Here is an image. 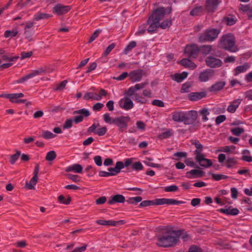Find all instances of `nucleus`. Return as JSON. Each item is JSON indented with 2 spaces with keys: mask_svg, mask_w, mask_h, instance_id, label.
I'll return each mask as SVG.
<instances>
[{
  "mask_svg": "<svg viewBox=\"0 0 252 252\" xmlns=\"http://www.w3.org/2000/svg\"><path fill=\"white\" fill-rule=\"evenodd\" d=\"M172 21L170 19H167L163 21L160 24H159V27L162 29H166L171 25Z\"/></svg>",
  "mask_w": 252,
  "mask_h": 252,
  "instance_id": "09e8293b",
  "label": "nucleus"
},
{
  "mask_svg": "<svg viewBox=\"0 0 252 252\" xmlns=\"http://www.w3.org/2000/svg\"><path fill=\"white\" fill-rule=\"evenodd\" d=\"M132 168L135 170L139 171L143 169V166L142 163L138 161L133 163L132 164Z\"/></svg>",
  "mask_w": 252,
  "mask_h": 252,
  "instance_id": "13d9d810",
  "label": "nucleus"
},
{
  "mask_svg": "<svg viewBox=\"0 0 252 252\" xmlns=\"http://www.w3.org/2000/svg\"><path fill=\"white\" fill-rule=\"evenodd\" d=\"M220 211L223 214L229 215H237L239 212L237 209L231 208V207L220 209Z\"/></svg>",
  "mask_w": 252,
  "mask_h": 252,
  "instance_id": "c756f323",
  "label": "nucleus"
},
{
  "mask_svg": "<svg viewBox=\"0 0 252 252\" xmlns=\"http://www.w3.org/2000/svg\"><path fill=\"white\" fill-rule=\"evenodd\" d=\"M237 163V161L234 158H229L225 161V166L227 168H231Z\"/></svg>",
  "mask_w": 252,
  "mask_h": 252,
  "instance_id": "e433bc0d",
  "label": "nucleus"
},
{
  "mask_svg": "<svg viewBox=\"0 0 252 252\" xmlns=\"http://www.w3.org/2000/svg\"><path fill=\"white\" fill-rule=\"evenodd\" d=\"M181 63L186 67H189L191 69H194L196 65L190 60L188 59H183L181 61Z\"/></svg>",
  "mask_w": 252,
  "mask_h": 252,
  "instance_id": "2f4dec72",
  "label": "nucleus"
},
{
  "mask_svg": "<svg viewBox=\"0 0 252 252\" xmlns=\"http://www.w3.org/2000/svg\"><path fill=\"white\" fill-rule=\"evenodd\" d=\"M241 154V159L242 160L248 162L252 161V156H251V152L249 150L245 149L242 150Z\"/></svg>",
  "mask_w": 252,
  "mask_h": 252,
  "instance_id": "c85d7f7f",
  "label": "nucleus"
},
{
  "mask_svg": "<svg viewBox=\"0 0 252 252\" xmlns=\"http://www.w3.org/2000/svg\"><path fill=\"white\" fill-rule=\"evenodd\" d=\"M145 24H147V26H149L147 31L150 33L155 32L159 27V22L153 18L151 16H150Z\"/></svg>",
  "mask_w": 252,
  "mask_h": 252,
  "instance_id": "9b49d317",
  "label": "nucleus"
},
{
  "mask_svg": "<svg viewBox=\"0 0 252 252\" xmlns=\"http://www.w3.org/2000/svg\"><path fill=\"white\" fill-rule=\"evenodd\" d=\"M96 93L92 92H87L85 94L84 96V98L86 100L92 99L98 101L99 98L96 97Z\"/></svg>",
  "mask_w": 252,
  "mask_h": 252,
  "instance_id": "c9c22d12",
  "label": "nucleus"
},
{
  "mask_svg": "<svg viewBox=\"0 0 252 252\" xmlns=\"http://www.w3.org/2000/svg\"><path fill=\"white\" fill-rule=\"evenodd\" d=\"M144 74L143 70L137 69L131 71L129 73V77L132 83L139 82L141 80Z\"/></svg>",
  "mask_w": 252,
  "mask_h": 252,
  "instance_id": "ddd939ff",
  "label": "nucleus"
},
{
  "mask_svg": "<svg viewBox=\"0 0 252 252\" xmlns=\"http://www.w3.org/2000/svg\"><path fill=\"white\" fill-rule=\"evenodd\" d=\"M154 205H180L185 202L182 201H178L172 198H158L154 200Z\"/></svg>",
  "mask_w": 252,
  "mask_h": 252,
  "instance_id": "6e6552de",
  "label": "nucleus"
},
{
  "mask_svg": "<svg viewBox=\"0 0 252 252\" xmlns=\"http://www.w3.org/2000/svg\"><path fill=\"white\" fill-rule=\"evenodd\" d=\"M226 21L227 25L232 26L236 23V19L234 16L229 15L226 18Z\"/></svg>",
  "mask_w": 252,
  "mask_h": 252,
  "instance_id": "6e6d98bb",
  "label": "nucleus"
},
{
  "mask_svg": "<svg viewBox=\"0 0 252 252\" xmlns=\"http://www.w3.org/2000/svg\"><path fill=\"white\" fill-rule=\"evenodd\" d=\"M52 16V15L51 14L38 12L35 14H34L33 17V20L34 21H37L40 20L49 18Z\"/></svg>",
  "mask_w": 252,
  "mask_h": 252,
  "instance_id": "7c9ffc66",
  "label": "nucleus"
},
{
  "mask_svg": "<svg viewBox=\"0 0 252 252\" xmlns=\"http://www.w3.org/2000/svg\"><path fill=\"white\" fill-rule=\"evenodd\" d=\"M195 159L201 166L207 168L212 165V162L210 159L205 158L203 154L200 155L197 152V156H195Z\"/></svg>",
  "mask_w": 252,
  "mask_h": 252,
  "instance_id": "9d476101",
  "label": "nucleus"
},
{
  "mask_svg": "<svg viewBox=\"0 0 252 252\" xmlns=\"http://www.w3.org/2000/svg\"><path fill=\"white\" fill-rule=\"evenodd\" d=\"M170 12V8H165L163 7H160L155 9L150 16L158 22H159L164 18L165 14H169Z\"/></svg>",
  "mask_w": 252,
  "mask_h": 252,
  "instance_id": "20e7f679",
  "label": "nucleus"
},
{
  "mask_svg": "<svg viewBox=\"0 0 252 252\" xmlns=\"http://www.w3.org/2000/svg\"><path fill=\"white\" fill-rule=\"evenodd\" d=\"M142 200V198L141 197L136 196L128 198L127 202L131 204H136L137 203L141 202Z\"/></svg>",
  "mask_w": 252,
  "mask_h": 252,
  "instance_id": "49530a36",
  "label": "nucleus"
},
{
  "mask_svg": "<svg viewBox=\"0 0 252 252\" xmlns=\"http://www.w3.org/2000/svg\"><path fill=\"white\" fill-rule=\"evenodd\" d=\"M187 116L188 117L189 119H191L192 121H194L197 118V112L195 111H190Z\"/></svg>",
  "mask_w": 252,
  "mask_h": 252,
  "instance_id": "338daca9",
  "label": "nucleus"
},
{
  "mask_svg": "<svg viewBox=\"0 0 252 252\" xmlns=\"http://www.w3.org/2000/svg\"><path fill=\"white\" fill-rule=\"evenodd\" d=\"M83 170V167L79 164H74L69 166L65 169L66 172H74L76 173H81Z\"/></svg>",
  "mask_w": 252,
  "mask_h": 252,
  "instance_id": "a878e982",
  "label": "nucleus"
},
{
  "mask_svg": "<svg viewBox=\"0 0 252 252\" xmlns=\"http://www.w3.org/2000/svg\"><path fill=\"white\" fill-rule=\"evenodd\" d=\"M136 46V42L135 41H132L129 43L124 50V53L126 55L127 54Z\"/></svg>",
  "mask_w": 252,
  "mask_h": 252,
  "instance_id": "4c0bfd02",
  "label": "nucleus"
},
{
  "mask_svg": "<svg viewBox=\"0 0 252 252\" xmlns=\"http://www.w3.org/2000/svg\"><path fill=\"white\" fill-rule=\"evenodd\" d=\"M188 73L187 72H183L182 73L175 74L173 76V79L177 82H181L188 76Z\"/></svg>",
  "mask_w": 252,
  "mask_h": 252,
  "instance_id": "473e14b6",
  "label": "nucleus"
},
{
  "mask_svg": "<svg viewBox=\"0 0 252 252\" xmlns=\"http://www.w3.org/2000/svg\"><path fill=\"white\" fill-rule=\"evenodd\" d=\"M147 83L144 82L142 83L136 84L134 86H131L127 90L125 94L128 96H134L135 94H136V92L144 88L146 85H147Z\"/></svg>",
  "mask_w": 252,
  "mask_h": 252,
  "instance_id": "dca6fc26",
  "label": "nucleus"
},
{
  "mask_svg": "<svg viewBox=\"0 0 252 252\" xmlns=\"http://www.w3.org/2000/svg\"><path fill=\"white\" fill-rule=\"evenodd\" d=\"M56 157V154L55 151H51L47 153L46 156V159L48 161H52Z\"/></svg>",
  "mask_w": 252,
  "mask_h": 252,
  "instance_id": "603ef678",
  "label": "nucleus"
},
{
  "mask_svg": "<svg viewBox=\"0 0 252 252\" xmlns=\"http://www.w3.org/2000/svg\"><path fill=\"white\" fill-rule=\"evenodd\" d=\"M132 98L135 101L140 103H142V104H144V103H146V102H147L146 99L144 98L141 96H140L137 94H135V95L133 97H132Z\"/></svg>",
  "mask_w": 252,
  "mask_h": 252,
  "instance_id": "864d4df0",
  "label": "nucleus"
},
{
  "mask_svg": "<svg viewBox=\"0 0 252 252\" xmlns=\"http://www.w3.org/2000/svg\"><path fill=\"white\" fill-rule=\"evenodd\" d=\"M192 86V84L190 82H186L183 84L180 90L181 93H189L190 91V89Z\"/></svg>",
  "mask_w": 252,
  "mask_h": 252,
  "instance_id": "58836bf2",
  "label": "nucleus"
},
{
  "mask_svg": "<svg viewBox=\"0 0 252 252\" xmlns=\"http://www.w3.org/2000/svg\"><path fill=\"white\" fill-rule=\"evenodd\" d=\"M128 76H129V74L126 72H124L119 76L113 77V79L117 81H122L125 79Z\"/></svg>",
  "mask_w": 252,
  "mask_h": 252,
  "instance_id": "680f3d73",
  "label": "nucleus"
},
{
  "mask_svg": "<svg viewBox=\"0 0 252 252\" xmlns=\"http://www.w3.org/2000/svg\"><path fill=\"white\" fill-rule=\"evenodd\" d=\"M206 95L205 92H192L188 94V98L190 101H197Z\"/></svg>",
  "mask_w": 252,
  "mask_h": 252,
  "instance_id": "aec40b11",
  "label": "nucleus"
},
{
  "mask_svg": "<svg viewBox=\"0 0 252 252\" xmlns=\"http://www.w3.org/2000/svg\"><path fill=\"white\" fill-rule=\"evenodd\" d=\"M115 46H116V44L115 43H113L111 44L110 45H109L107 47L105 51H104V52L103 53V56H107V55H108L109 54V53L111 52V51L113 49H114Z\"/></svg>",
  "mask_w": 252,
  "mask_h": 252,
  "instance_id": "052dcab7",
  "label": "nucleus"
},
{
  "mask_svg": "<svg viewBox=\"0 0 252 252\" xmlns=\"http://www.w3.org/2000/svg\"><path fill=\"white\" fill-rule=\"evenodd\" d=\"M232 133L236 136H239L244 132V129L241 127H236L231 129Z\"/></svg>",
  "mask_w": 252,
  "mask_h": 252,
  "instance_id": "c03bdc74",
  "label": "nucleus"
},
{
  "mask_svg": "<svg viewBox=\"0 0 252 252\" xmlns=\"http://www.w3.org/2000/svg\"><path fill=\"white\" fill-rule=\"evenodd\" d=\"M212 176L213 179L216 181H219L222 179H225L228 178L227 176L220 174H212Z\"/></svg>",
  "mask_w": 252,
  "mask_h": 252,
  "instance_id": "4d7b16f0",
  "label": "nucleus"
},
{
  "mask_svg": "<svg viewBox=\"0 0 252 252\" xmlns=\"http://www.w3.org/2000/svg\"><path fill=\"white\" fill-rule=\"evenodd\" d=\"M203 174V171L198 169H192L186 173V176L188 178L193 179L201 177Z\"/></svg>",
  "mask_w": 252,
  "mask_h": 252,
  "instance_id": "4be33fe9",
  "label": "nucleus"
},
{
  "mask_svg": "<svg viewBox=\"0 0 252 252\" xmlns=\"http://www.w3.org/2000/svg\"><path fill=\"white\" fill-rule=\"evenodd\" d=\"M71 9V6L58 3L53 8V12L58 15L64 14Z\"/></svg>",
  "mask_w": 252,
  "mask_h": 252,
  "instance_id": "f8f14e48",
  "label": "nucleus"
},
{
  "mask_svg": "<svg viewBox=\"0 0 252 252\" xmlns=\"http://www.w3.org/2000/svg\"><path fill=\"white\" fill-rule=\"evenodd\" d=\"M18 33L17 29H14L12 31L7 30L4 32V36L6 38L13 37L15 36Z\"/></svg>",
  "mask_w": 252,
  "mask_h": 252,
  "instance_id": "37998d69",
  "label": "nucleus"
},
{
  "mask_svg": "<svg viewBox=\"0 0 252 252\" xmlns=\"http://www.w3.org/2000/svg\"><path fill=\"white\" fill-rule=\"evenodd\" d=\"M103 118L106 123L109 124L110 125L114 124L115 118L111 117L110 114L108 113H105L103 115Z\"/></svg>",
  "mask_w": 252,
  "mask_h": 252,
  "instance_id": "ea45409f",
  "label": "nucleus"
},
{
  "mask_svg": "<svg viewBox=\"0 0 252 252\" xmlns=\"http://www.w3.org/2000/svg\"><path fill=\"white\" fill-rule=\"evenodd\" d=\"M24 34L25 38L28 41H31L32 40V36L33 34V32L32 30H24Z\"/></svg>",
  "mask_w": 252,
  "mask_h": 252,
  "instance_id": "3c124183",
  "label": "nucleus"
},
{
  "mask_svg": "<svg viewBox=\"0 0 252 252\" xmlns=\"http://www.w3.org/2000/svg\"><path fill=\"white\" fill-rule=\"evenodd\" d=\"M236 41L234 36L231 33L223 35L219 42V46L220 48L235 53L238 51V48L236 45Z\"/></svg>",
  "mask_w": 252,
  "mask_h": 252,
  "instance_id": "f03ea898",
  "label": "nucleus"
},
{
  "mask_svg": "<svg viewBox=\"0 0 252 252\" xmlns=\"http://www.w3.org/2000/svg\"><path fill=\"white\" fill-rule=\"evenodd\" d=\"M153 205H154V200H144L141 202L139 207L141 208Z\"/></svg>",
  "mask_w": 252,
  "mask_h": 252,
  "instance_id": "69168bd1",
  "label": "nucleus"
},
{
  "mask_svg": "<svg viewBox=\"0 0 252 252\" xmlns=\"http://www.w3.org/2000/svg\"><path fill=\"white\" fill-rule=\"evenodd\" d=\"M181 235L178 231H166L157 236V245L164 248L172 247L177 243Z\"/></svg>",
  "mask_w": 252,
  "mask_h": 252,
  "instance_id": "f257e3e1",
  "label": "nucleus"
},
{
  "mask_svg": "<svg viewBox=\"0 0 252 252\" xmlns=\"http://www.w3.org/2000/svg\"><path fill=\"white\" fill-rule=\"evenodd\" d=\"M122 220L119 221H113V220H97L96 222L100 225H107V226H116L118 224H121L122 222Z\"/></svg>",
  "mask_w": 252,
  "mask_h": 252,
  "instance_id": "bb28decb",
  "label": "nucleus"
},
{
  "mask_svg": "<svg viewBox=\"0 0 252 252\" xmlns=\"http://www.w3.org/2000/svg\"><path fill=\"white\" fill-rule=\"evenodd\" d=\"M119 105L122 109L126 110L132 109L134 106L132 101L127 96L121 98L119 101Z\"/></svg>",
  "mask_w": 252,
  "mask_h": 252,
  "instance_id": "1a4fd4ad",
  "label": "nucleus"
},
{
  "mask_svg": "<svg viewBox=\"0 0 252 252\" xmlns=\"http://www.w3.org/2000/svg\"><path fill=\"white\" fill-rule=\"evenodd\" d=\"M220 31L216 29L206 30L199 37V41L201 42L212 41L217 38Z\"/></svg>",
  "mask_w": 252,
  "mask_h": 252,
  "instance_id": "7ed1b4c3",
  "label": "nucleus"
},
{
  "mask_svg": "<svg viewBox=\"0 0 252 252\" xmlns=\"http://www.w3.org/2000/svg\"><path fill=\"white\" fill-rule=\"evenodd\" d=\"M241 101L242 99H237L233 101L228 106L227 110L230 113H234L239 107V105L241 104Z\"/></svg>",
  "mask_w": 252,
  "mask_h": 252,
  "instance_id": "393cba45",
  "label": "nucleus"
},
{
  "mask_svg": "<svg viewBox=\"0 0 252 252\" xmlns=\"http://www.w3.org/2000/svg\"><path fill=\"white\" fill-rule=\"evenodd\" d=\"M199 52V49L196 45L186 46L185 53L190 58H195Z\"/></svg>",
  "mask_w": 252,
  "mask_h": 252,
  "instance_id": "f3484780",
  "label": "nucleus"
},
{
  "mask_svg": "<svg viewBox=\"0 0 252 252\" xmlns=\"http://www.w3.org/2000/svg\"><path fill=\"white\" fill-rule=\"evenodd\" d=\"M46 72V69L45 68L40 67L36 70H32L28 74L23 76V77L17 80L16 82L17 83H23L26 81L28 79L32 78L36 76L42 75V74Z\"/></svg>",
  "mask_w": 252,
  "mask_h": 252,
  "instance_id": "39448f33",
  "label": "nucleus"
},
{
  "mask_svg": "<svg viewBox=\"0 0 252 252\" xmlns=\"http://www.w3.org/2000/svg\"><path fill=\"white\" fill-rule=\"evenodd\" d=\"M194 145L196 148V150L194 152L195 156H197V152H199L200 155L203 154L202 153L203 146L199 142H195Z\"/></svg>",
  "mask_w": 252,
  "mask_h": 252,
  "instance_id": "0e129e2a",
  "label": "nucleus"
},
{
  "mask_svg": "<svg viewBox=\"0 0 252 252\" xmlns=\"http://www.w3.org/2000/svg\"><path fill=\"white\" fill-rule=\"evenodd\" d=\"M249 68L250 65L247 63H245L241 65H239L234 69L233 75L236 76L240 73L245 72Z\"/></svg>",
  "mask_w": 252,
  "mask_h": 252,
  "instance_id": "5701e85b",
  "label": "nucleus"
},
{
  "mask_svg": "<svg viewBox=\"0 0 252 252\" xmlns=\"http://www.w3.org/2000/svg\"><path fill=\"white\" fill-rule=\"evenodd\" d=\"M122 167V164L121 163H116L115 167H110L108 169V172L100 171L98 173L100 177H109L115 176L121 171Z\"/></svg>",
  "mask_w": 252,
  "mask_h": 252,
  "instance_id": "423d86ee",
  "label": "nucleus"
},
{
  "mask_svg": "<svg viewBox=\"0 0 252 252\" xmlns=\"http://www.w3.org/2000/svg\"><path fill=\"white\" fill-rule=\"evenodd\" d=\"M165 191L166 192H174L178 190V187L176 185L167 186L165 188Z\"/></svg>",
  "mask_w": 252,
  "mask_h": 252,
  "instance_id": "774afa93",
  "label": "nucleus"
},
{
  "mask_svg": "<svg viewBox=\"0 0 252 252\" xmlns=\"http://www.w3.org/2000/svg\"><path fill=\"white\" fill-rule=\"evenodd\" d=\"M206 63L207 66L212 68L220 67L222 64V61L220 59L213 56L207 57Z\"/></svg>",
  "mask_w": 252,
  "mask_h": 252,
  "instance_id": "2eb2a0df",
  "label": "nucleus"
},
{
  "mask_svg": "<svg viewBox=\"0 0 252 252\" xmlns=\"http://www.w3.org/2000/svg\"><path fill=\"white\" fill-rule=\"evenodd\" d=\"M42 136L45 139H49L55 137L56 135L49 131L44 130L42 131Z\"/></svg>",
  "mask_w": 252,
  "mask_h": 252,
  "instance_id": "de8ad7c7",
  "label": "nucleus"
},
{
  "mask_svg": "<svg viewBox=\"0 0 252 252\" xmlns=\"http://www.w3.org/2000/svg\"><path fill=\"white\" fill-rule=\"evenodd\" d=\"M24 96V94L23 93L11 94L9 100L11 103H25L27 101V100L20 99V98Z\"/></svg>",
  "mask_w": 252,
  "mask_h": 252,
  "instance_id": "6ab92c4d",
  "label": "nucleus"
},
{
  "mask_svg": "<svg viewBox=\"0 0 252 252\" xmlns=\"http://www.w3.org/2000/svg\"><path fill=\"white\" fill-rule=\"evenodd\" d=\"M130 121L129 116H121L115 118L114 124L119 128L120 131H123L124 129L127 127V123Z\"/></svg>",
  "mask_w": 252,
  "mask_h": 252,
  "instance_id": "0eeeda50",
  "label": "nucleus"
},
{
  "mask_svg": "<svg viewBox=\"0 0 252 252\" xmlns=\"http://www.w3.org/2000/svg\"><path fill=\"white\" fill-rule=\"evenodd\" d=\"M202 10V8L201 6H197L190 11V14L192 16H195L198 15L201 12Z\"/></svg>",
  "mask_w": 252,
  "mask_h": 252,
  "instance_id": "8fccbe9b",
  "label": "nucleus"
},
{
  "mask_svg": "<svg viewBox=\"0 0 252 252\" xmlns=\"http://www.w3.org/2000/svg\"><path fill=\"white\" fill-rule=\"evenodd\" d=\"M0 58L1 59V61H3L12 62V61H15L16 60H17L19 58V56H15V57H12V56H9L7 54H4L3 55L0 57Z\"/></svg>",
  "mask_w": 252,
  "mask_h": 252,
  "instance_id": "79ce46f5",
  "label": "nucleus"
},
{
  "mask_svg": "<svg viewBox=\"0 0 252 252\" xmlns=\"http://www.w3.org/2000/svg\"><path fill=\"white\" fill-rule=\"evenodd\" d=\"M106 131H107L106 127L105 126H103V127L97 128L94 131V133L98 135L99 136H103L106 133Z\"/></svg>",
  "mask_w": 252,
  "mask_h": 252,
  "instance_id": "bf43d9fd",
  "label": "nucleus"
},
{
  "mask_svg": "<svg viewBox=\"0 0 252 252\" xmlns=\"http://www.w3.org/2000/svg\"><path fill=\"white\" fill-rule=\"evenodd\" d=\"M220 0H207L206 2V8L208 12H213L217 8Z\"/></svg>",
  "mask_w": 252,
  "mask_h": 252,
  "instance_id": "412c9836",
  "label": "nucleus"
},
{
  "mask_svg": "<svg viewBox=\"0 0 252 252\" xmlns=\"http://www.w3.org/2000/svg\"><path fill=\"white\" fill-rule=\"evenodd\" d=\"M58 200L60 203L64 204H68L70 202V198L69 197L65 198L64 196L61 195L58 197Z\"/></svg>",
  "mask_w": 252,
  "mask_h": 252,
  "instance_id": "5fc2aeb1",
  "label": "nucleus"
},
{
  "mask_svg": "<svg viewBox=\"0 0 252 252\" xmlns=\"http://www.w3.org/2000/svg\"><path fill=\"white\" fill-rule=\"evenodd\" d=\"M214 70L207 69L200 73L198 79L201 82H206L211 79L214 76Z\"/></svg>",
  "mask_w": 252,
  "mask_h": 252,
  "instance_id": "4468645a",
  "label": "nucleus"
},
{
  "mask_svg": "<svg viewBox=\"0 0 252 252\" xmlns=\"http://www.w3.org/2000/svg\"><path fill=\"white\" fill-rule=\"evenodd\" d=\"M81 114L80 115H83L85 117H88L90 115V111L86 109L83 108L78 110H76L73 112V114Z\"/></svg>",
  "mask_w": 252,
  "mask_h": 252,
  "instance_id": "a18cd8bd",
  "label": "nucleus"
},
{
  "mask_svg": "<svg viewBox=\"0 0 252 252\" xmlns=\"http://www.w3.org/2000/svg\"><path fill=\"white\" fill-rule=\"evenodd\" d=\"M225 85L224 81L217 82L213 85L209 89L211 92H217L222 90Z\"/></svg>",
  "mask_w": 252,
  "mask_h": 252,
  "instance_id": "cd10ccee",
  "label": "nucleus"
},
{
  "mask_svg": "<svg viewBox=\"0 0 252 252\" xmlns=\"http://www.w3.org/2000/svg\"><path fill=\"white\" fill-rule=\"evenodd\" d=\"M116 163H121L122 164V167L121 168V169L124 168L125 167H127L132 163V158H126L124 162H123L122 161H117Z\"/></svg>",
  "mask_w": 252,
  "mask_h": 252,
  "instance_id": "e2e57ef3",
  "label": "nucleus"
},
{
  "mask_svg": "<svg viewBox=\"0 0 252 252\" xmlns=\"http://www.w3.org/2000/svg\"><path fill=\"white\" fill-rule=\"evenodd\" d=\"M125 201V197L121 194H117L112 196L108 200V204L113 205L115 203H123Z\"/></svg>",
  "mask_w": 252,
  "mask_h": 252,
  "instance_id": "b1692460",
  "label": "nucleus"
},
{
  "mask_svg": "<svg viewBox=\"0 0 252 252\" xmlns=\"http://www.w3.org/2000/svg\"><path fill=\"white\" fill-rule=\"evenodd\" d=\"M189 119L187 114L181 111H176L172 113V119L177 122H184Z\"/></svg>",
  "mask_w": 252,
  "mask_h": 252,
  "instance_id": "a211bd4d",
  "label": "nucleus"
},
{
  "mask_svg": "<svg viewBox=\"0 0 252 252\" xmlns=\"http://www.w3.org/2000/svg\"><path fill=\"white\" fill-rule=\"evenodd\" d=\"M199 114L202 117V120L203 121L206 122L208 120L207 116L210 114L209 109L207 108H202L199 111Z\"/></svg>",
  "mask_w": 252,
  "mask_h": 252,
  "instance_id": "f704fd0d",
  "label": "nucleus"
},
{
  "mask_svg": "<svg viewBox=\"0 0 252 252\" xmlns=\"http://www.w3.org/2000/svg\"><path fill=\"white\" fill-rule=\"evenodd\" d=\"M38 177L33 176L29 183H26V187L29 189H34V186L37 182Z\"/></svg>",
  "mask_w": 252,
  "mask_h": 252,
  "instance_id": "72a5a7b5",
  "label": "nucleus"
},
{
  "mask_svg": "<svg viewBox=\"0 0 252 252\" xmlns=\"http://www.w3.org/2000/svg\"><path fill=\"white\" fill-rule=\"evenodd\" d=\"M147 29V24H144L139 27L138 30L135 32V34L137 36L142 35L145 33Z\"/></svg>",
  "mask_w": 252,
  "mask_h": 252,
  "instance_id": "a19ab883",
  "label": "nucleus"
}]
</instances>
